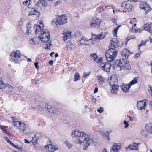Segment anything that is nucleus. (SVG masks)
I'll list each match as a JSON object with an SVG mask.
<instances>
[{"mask_svg": "<svg viewBox=\"0 0 152 152\" xmlns=\"http://www.w3.org/2000/svg\"><path fill=\"white\" fill-rule=\"evenodd\" d=\"M110 48L108 50L105 54L106 60L109 62L113 61L117 56L118 51L115 49L118 46L117 39L114 38L110 41Z\"/></svg>", "mask_w": 152, "mask_h": 152, "instance_id": "obj_1", "label": "nucleus"}, {"mask_svg": "<svg viewBox=\"0 0 152 152\" xmlns=\"http://www.w3.org/2000/svg\"><path fill=\"white\" fill-rule=\"evenodd\" d=\"M77 140L80 143L84 142V146L86 147H88L93 142V139L91 138L89 135L86 134L83 132H80L77 137Z\"/></svg>", "mask_w": 152, "mask_h": 152, "instance_id": "obj_2", "label": "nucleus"}, {"mask_svg": "<svg viewBox=\"0 0 152 152\" xmlns=\"http://www.w3.org/2000/svg\"><path fill=\"white\" fill-rule=\"evenodd\" d=\"M13 123L14 126H16L17 129H19L20 132H22L24 135L29 133V132L27 131L26 126L24 123L19 121H14Z\"/></svg>", "mask_w": 152, "mask_h": 152, "instance_id": "obj_3", "label": "nucleus"}, {"mask_svg": "<svg viewBox=\"0 0 152 152\" xmlns=\"http://www.w3.org/2000/svg\"><path fill=\"white\" fill-rule=\"evenodd\" d=\"M50 33L47 29H44L39 34L38 38L43 42H47L50 39Z\"/></svg>", "mask_w": 152, "mask_h": 152, "instance_id": "obj_4", "label": "nucleus"}, {"mask_svg": "<svg viewBox=\"0 0 152 152\" xmlns=\"http://www.w3.org/2000/svg\"><path fill=\"white\" fill-rule=\"evenodd\" d=\"M119 62L118 65L121 68L120 70L123 69L126 71L131 69V67L129 62L125 59H121L119 60Z\"/></svg>", "mask_w": 152, "mask_h": 152, "instance_id": "obj_5", "label": "nucleus"}, {"mask_svg": "<svg viewBox=\"0 0 152 152\" xmlns=\"http://www.w3.org/2000/svg\"><path fill=\"white\" fill-rule=\"evenodd\" d=\"M56 18L58 25H63L67 22V17L65 15L58 16Z\"/></svg>", "mask_w": 152, "mask_h": 152, "instance_id": "obj_6", "label": "nucleus"}, {"mask_svg": "<svg viewBox=\"0 0 152 152\" xmlns=\"http://www.w3.org/2000/svg\"><path fill=\"white\" fill-rule=\"evenodd\" d=\"M12 60L16 61L19 59L22 56L19 50L13 51L10 55Z\"/></svg>", "mask_w": 152, "mask_h": 152, "instance_id": "obj_7", "label": "nucleus"}, {"mask_svg": "<svg viewBox=\"0 0 152 152\" xmlns=\"http://www.w3.org/2000/svg\"><path fill=\"white\" fill-rule=\"evenodd\" d=\"M101 22L100 19L94 18L91 21L90 26L92 27L98 28L99 27Z\"/></svg>", "mask_w": 152, "mask_h": 152, "instance_id": "obj_8", "label": "nucleus"}, {"mask_svg": "<svg viewBox=\"0 0 152 152\" xmlns=\"http://www.w3.org/2000/svg\"><path fill=\"white\" fill-rule=\"evenodd\" d=\"M108 61V62H100L101 63L100 66L102 67V69L107 72H109L110 70V68L111 66L110 63V62Z\"/></svg>", "mask_w": 152, "mask_h": 152, "instance_id": "obj_9", "label": "nucleus"}, {"mask_svg": "<svg viewBox=\"0 0 152 152\" xmlns=\"http://www.w3.org/2000/svg\"><path fill=\"white\" fill-rule=\"evenodd\" d=\"M43 23L41 21L37 23V25L34 27V28L35 29V33L37 34L40 32H42L43 30Z\"/></svg>", "mask_w": 152, "mask_h": 152, "instance_id": "obj_10", "label": "nucleus"}, {"mask_svg": "<svg viewBox=\"0 0 152 152\" xmlns=\"http://www.w3.org/2000/svg\"><path fill=\"white\" fill-rule=\"evenodd\" d=\"M45 108H47L48 111L51 113L57 114L58 112L57 109L52 105L45 104Z\"/></svg>", "mask_w": 152, "mask_h": 152, "instance_id": "obj_11", "label": "nucleus"}, {"mask_svg": "<svg viewBox=\"0 0 152 152\" xmlns=\"http://www.w3.org/2000/svg\"><path fill=\"white\" fill-rule=\"evenodd\" d=\"M140 7L145 10L146 12H148L150 10L148 4L145 2H142L140 3Z\"/></svg>", "mask_w": 152, "mask_h": 152, "instance_id": "obj_12", "label": "nucleus"}, {"mask_svg": "<svg viewBox=\"0 0 152 152\" xmlns=\"http://www.w3.org/2000/svg\"><path fill=\"white\" fill-rule=\"evenodd\" d=\"M137 105L138 108L140 110H142L146 106L145 100H143L141 101H138L137 102Z\"/></svg>", "mask_w": 152, "mask_h": 152, "instance_id": "obj_13", "label": "nucleus"}, {"mask_svg": "<svg viewBox=\"0 0 152 152\" xmlns=\"http://www.w3.org/2000/svg\"><path fill=\"white\" fill-rule=\"evenodd\" d=\"M121 148L120 144L114 143L112 149L110 150V152H118Z\"/></svg>", "mask_w": 152, "mask_h": 152, "instance_id": "obj_14", "label": "nucleus"}, {"mask_svg": "<svg viewBox=\"0 0 152 152\" xmlns=\"http://www.w3.org/2000/svg\"><path fill=\"white\" fill-rule=\"evenodd\" d=\"M143 28L149 32L152 33V23H146L144 25Z\"/></svg>", "mask_w": 152, "mask_h": 152, "instance_id": "obj_15", "label": "nucleus"}, {"mask_svg": "<svg viewBox=\"0 0 152 152\" xmlns=\"http://www.w3.org/2000/svg\"><path fill=\"white\" fill-rule=\"evenodd\" d=\"M45 147L46 149L48 148L49 151L50 152H53L58 149L57 147L53 146L51 144H48V145L45 146Z\"/></svg>", "mask_w": 152, "mask_h": 152, "instance_id": "obj_16", "label": "nucleus"}, {"mask_svg": "<svg viewBox=\"0 0 152 152\" xmlns=\"http://www.w3.org/2000/svg\"><path fill=\"white\" fill-rule=\"evenodd\" d=\"M90 56L91 58L93 59L94 61L98 63L102 62V60L101 58H99L97 57L96 54L93 53L90 55Z\"/></svg>", "mask_w": 152, "mask_h": 152, "instance_id": "obj_17", "label": "nucleus"}, {"mask_svg": "<svg viewBox=\"0 0 152 152\" xmlns=\"http://www.w3.org/2000/svg\"><path fill=\"white\" fill-rule=\"evenodd\" d=\"M104 37V35H102V34H99L98 35H94L93 34L92 37V39H94V40L96 41H97L98 40L102 39H103Z\"/></svg>", "mask_w": 152, "mask_h": 152, "instance_id": "obj_18", "label": "nucleus"}, {"mask_svg": "<svg viewBox=\"0 0 152 152\" xmlns=\"http://www.w3.org/2000/svg\"><path fill=\"white\" fill-rule=\"evenodd\" d=\"M64 35L63 39L64 41H66L67 39L70 38L71 36V33L69 30H65L63 32Z\"/></svg>", "mask_w": 152, "mask_h": 152, "instance_id": "obj_19", "label": "nucleus"}, {"mask_svg": "<svg viewBox=\"0 0 152 152\" xmlns=\"http://www.w3.org/2000/svg\"><path fill=\"white\" fill-rule=\"evenodd\" d=\"M118 82L117 77L115 75H112L110 78L109 83L110 86H113L115 84L117 85Z\"/></svg>", "mask_w": 152, "mask_h": 152, "instance_id": "obj_20", "label": "nucleus"}, {"mask_svg": "<svg viewBox=\"0 0 152 152\" xmlns=\"http://www.w3.org/2000/svg\"><path fill=\"white\" fill-rule=\"evenodd\" d=\"M131 53V52L127 49H124L121 52L122 55L123 56H124L126 58H128V56L130 55Z\"/></svg>", "mask_w": 152, "mask_h": 152, "instance_id": "obj_21", "label": "nucleus"}, {"mask_svg": "<svg viewBox=\"0 0 152 152\" xmlns=\"http://www.w3.org/2000/svg\"><path fill=\"white\" fill-rule=\"evenodd\" d=\"M138 145L137 143H134L133 145H130L129 147L126 148V149L129 148L131 150H137L138 148Z\"/></svg>", "mask_w": 152, "mask_h": 152, "instance_id": "obj_22", "label": "nucleus"}, {"mask_svg": "<svg viewBox=\"0 0 152 152\" xmlns=\"http://www.w3.org/2000/svg\"><path fill=\"white\" fill-rule=\"evenodd\" d=\"M66 47L68 49L70 50L71 51L72 50L76 48L75 45L71 42H68Z\"/></svg>", "mask_w": 152, "mask_h": 152, "instance_id": "obj_23", "label": "nucleus"}, {"mask_svg": "<svg viewBox=\"0 0 152 152\" xmlns=\"http://www.w3.org/2000/svg\"><path fill=\"white\" fill-rule=\"evenodd\" d=\"M130 86L129 84L123 85L122 86L121 89L122 91L125 93H127L130 88Z\"/></svg>", "mask_w": 152, "mask_h": 152, "instance_id": "obj_24", "label": "nucleus"}, {"mask_svg": "<svg viewBox=\"0 0 152 152\" xmlns=\"http://www.w3.org/2000/svg\"><path fill=\"white\" fill-rule=\"evenodd\" d=\"M37 9V8L32 9L31 12L29 14V15H34L37 16V17H39L40 14Z\"/></svg>", "mask_w": 152, "mask_h": 152, "instance_id": "obj_25", "label": "nucleus"}, {"mask_svg": "<svg viewBox=\"0 0 152 152\" xmlns=\"http://www.w3.org/2000/svg\"><path fill=\"white\" fill-rule=\"evenodd\" d=\"M111 87L110 91L113 94H115L118 91V88L117 85L115 84L113 86H110Z\"/></svg>", "mask_w": 152, "mask_h": 152, "instance_id": "obj_26", "label": "nucleus"}, {"mask_svg": "<svg viewBox=\"0 0 152 152\" xmlns=\"http://www.w3.org/2000/svg\"><path fill=\"white\" fill-rule=\"evenodd\" d=\"M132 1H128V3L126 6L125 9L127 10L128 11H131L133 9V7L132 6Z\"/></svg>", "mask_w": 152, "mask_h": 152, "instance_id": "obj_27", "label": "nucleus"}, {"mask_svg": "<svg viewBox=\"0 0 152 152\" xmlns=\"http://www.w3.org/2000/svg\"><path fill=\"white\" fill-rule=\"evenodd\" d=\"M147 132L152 134V124H147L145 126Z\"/></svg>", "mask_w": 152, "mask_h": 152, "instance_id": "obj_28", "label": "nucleus"}, {"mask_svg": "<svg viewBox=\"0 0 152 152\" xmlns=\"http://www.w3.org/2000/svg\"><path fill=\"white\" fill-rule=\"evenodd\" d=\"M86 39L85 37H81L79 39L78 42V43L79 46H81L82 45H83L86 43Z\"/></svg>", "mask_w": 152, "mask_h": 152, "instance_id": "obj_29", "label": "nucleus"}, {"mask_svg": "<svg viewBox=\"0 0 152 152\" xmlns=\"http://www.w3.org/2000/svg\"><path fill=\"white\" fill-rule=\"evenodd\" d=\"M80 132V131L76 129L72 131L71 134L72 137H75L77 139V137H78V134Z\"/></svg>", "mask_w": 152, "mask_h": 152, "instance_id": "obj_30", "label": "nucleus"}, {"mask_svg": "<svg viewBox=\"0 0 152 152\" xmlns=\"http://www.w3.org/2000/svg\"><path fill=\"white\" fill-rule=\"evenodd\" d=\"M108 7V5L104 6V5H102L101 6L99 7L97 9V10H99V12L100 13L106 10V8Z\"/></svg>", "mask_w": 152, "mask_h": 152, "instance_id": "obj_31", "label": "nucleus"}, {"mask_svg": "<svg viewBox=\"0 0 152 152\" xmlns=\"http://www.w3.org/2000/svg\"><path fill=\"white\" fill-rule=\"evenodd\" d=\"M94 42L93 41L92 39H90L89 40H86V43L85 45H88L89 46H91L94 45Z\"/></svg>", "mask_w": 152, "mask_h": 152, "instance_id": "obj_32", "label": "nucleus"}, {"mask_svg": "<svg viewBox=\"0 0 152 152\" xmlns=\"http://www.w3.org/2000/svg\"><path fill=\"white\" fill-rule=\"evenodd\" d=\"M51 25L55 27H57V25L58 24V23L57 22V19L56 18V19H53L51 22Z\"/></svg>", "mask_w": 152, "mask_h": 152, "instance_id": "obj_33", "label": "nucleus"}, {"mask_svg": "<svg viewBox=\"0 0 152 152\" xmlns=\"http://www.w3.org/2000/svg\"><path fill=\"white\" fill-rule=\"evenodd\" d=\"M6 87V85L2 81V79L0 77V89L4 88Z\"/></svg>", "mask_w": 152, "mask_h": 152, "instance_id": "obj_34", "label": "nucleus"}, {"mask_svg": "<svg viewBox=\"0 0 152 152\" xmlns=\"http://www.w3.org/2000/svg\"><path fill=\"white\" fill-rule=\"evenodd\" d=\"M121 26V25L118 26L117 27L114 28L113 31V34L114 36L116 37H117V31L119 28Z\"/></svg>", "mask_w": 152, "mask_h": 152, "instance_id": "obj_35", "label": "nucleus"}, {"mask_svg": "<svg viewBox=\"0 0 152 152\" xmlns=\"http://www.w3.org/2000/svg\"><path fill=\"white\" fill-rule=\"evenodd\" d=\"M138 77H135L133 80L131 81L129 83V84L131 86L133 85L136 83L138 82Z\"/></svg>", "mask_w": 152, "mask_h": 152, "instance_id": "obj_36", "label": "nucleus"}, {"mask_svg": "<svg viewBox=\"0 0 152 152\" xmlns=\"http://www.w3.org/2000/svg\"><path fill=\"white\" fill-rule=\"evenodd\" d=\"M99 133L103 136L104 137H106L109 140V135L106 134L102 131L100 130H99Z\"/></svg>", "mask_w": 152, "mask_h": 152, "instance_id": "obj_37", "label": "nucleus"}, {"mask_svg": "<svg viewBox=\"0 0 152 152\" xmlns=\"http://www.w3.org/2000/svg\"><path fill=\"white\" fill-rule=\"evenodd\" d=\"M64 144L66 145V146L69 149L71 148L73 145L69 142L67 141H66L64 142Z\"/></svg>", "mask_w": 152, "mask_h": 152, "instance_id": "obj_38", "label": "nucleus"}, {"mask_svg": "<svg viewBox=\"0 0 152 152\" xmlns=\"http://www.w3.org/2000/svg\"><path fill=\"white\" fill-rule=\"evenodd\" d=\"M45 105L44 103H40L38 106V109L39 110L41 111L43 110L44 107H45Z\"/></svg>", "mask_w": 152, "mask_h": 152, "instance_id": "obj_39", "label": "nucleus"}, {"mask_svg": "<svg viewBox=\"0 0 152 152\" xmlns=\"http://www.w3.org/2000/svg\"><path fill=\"white\" fill-rule=\"evenodd\" d=\"M26 27H27V31L26 32V34L27 35L29 34V33H31V30L30 29L31 28V25L28 23L27 24L26 26Z\"/></svg>", "mask_w": 152, "mask_h": 152, "instance_id": "obj_40", "label": "nucleus"}, {"mask_svg": "<svg viewBox=\"0 0 152 152\" xmlns=\"http://www.w3.org/2000/svg\"><path fill=\"white\" fill-rule=\"evenodd\" d=\"M31 0H26L25 1L23 2V4L24 5H27L29 8L30 7H29L31 3Z\"/></svg>", "mask_w": 152, "mask_h": 152, "instance_id": "obj_41", "label": "nucleus"}, {"mask_svg": "<svg viewBox=\"0 0 152 152\" xmlns=\"http://www.w3.org/2000/svg\"><path fill=\"white\" fill-rule=\"evenodd\" d=\"M80 78V76L79 74L77 73H75L74 78V81H77L78 80H79Z\"/></svg>", "mask_w": 152, "mask_h": 152, "instance_id": "obj_42", "label": "nucleus"}, {"mask_svg": "<svg viewBox=\"0 0 152 152\" xmlns=\"http://www.w3.org/2000/svg\"><path fill=\"white\" fill-rule=\"evenodd\" d=\"M97 79L99 81V83L101 84H102L104 82V78L102 76L98 77Z\"/></svg>", "mask_w": 152, "mask_h": 152, "instance_id": "obj_43", "label": "nucleus"}, {"mask_svg": "<svg viewBox=\"0 0 152 152\" xmlns=\"http://www.w3.org/2000/svg\"><path fill=\"white\" fill-rule=\"evenodd\" d=\"M37 38L36 37H34L33 38H31L29 40V42L31 44H35L37 42L36 40Z\"/></svg>", "mask_w": 152, "mask_h": 152, "instance_id": "obj_44", "label": "nucleus"}, {"mask_svg": "<svg viewBox=\"0 0 152 152\" xmlns=\"http://www.w3.org/2000/svg\"><path fill=\"white\" fill-rule=\"evenodd\" d=\"M127 3H128V1H127V2L124 1L122 3L121 6L123 7L125 9L126 7V4H127Z\"/></svg>", "mask_w": 152, "mask_h": 152, "instance_id": "obj_45", "label": "nucleus"}, {"mask_svg": "<svg viewBox=\"0 0 152 152\" xmlns=\"http://www.w3.org/2000/svg\"><path fill=\"white\" fill-rule=\"evenodd\" d=\"M148 91L149 93L150 94L151 96H152V87L150 86H148Z\"/></svg>", "mask_w": 152, "mask_h": 152, "instance_id": "obj_46", "label": "nucleus"}, {"mask_svg": "<svg viewBox=\"0 0 152 152\" xmlns=\"http://www.w3.org/2000/svg\"><path fill=\"white\" fill-rule=\"evenodd\" d=\"M145 133L146 132L145 130H142L141 131V134L142 135L144 136L145 137H147L148 135Z\"/></svg>", "mask_w": 152, "mask_h": 152, "instance_id": "obj_47", "label": "nucleus"}, {"mask_svg": "<svg viewBox=\"0 0 152 152\" xmlns=\"http://www.w3.org/2000/svg\"><path fill=\"white\" fill-rule=\"evenodd\" d=\"M97 111L100 113H102L104 111L103 108L102 107H99V108L97 110Z\"/></svg>", "mask_w": 152, "mask_h": 152, "instance_id": "obj_48", "label": "nucleus"}, {"mask_svg": "<svg viewBox=\"0 0 152 152\" xmlns=\"http://www.w3.org/2000/svg\"><path fill=\"white\" fill-rule=\"evenodd\" d=\"M124 124H125L124 127L125 128H127L129 126V124L128 122L126 121H124Z\"/></svg>", "mask_w": 152, "mask_h": 152, "instance_id": "obj_49", "label": "nucleus"}, {"mask_svg": "<svg viewBox=\"0 0 152 152\" xmlns=\"http://www.w3.org/2000/svg\"><path fill=\"white\" fill-rule=\"evenodd\" d=\"M36 107L35 106H31L29 108V110H30L31 111H33L34 110H36Z\"/></svg>", "mask_w": 152, "mask_h": 152, "instance_id": "obj_50", "label": "nucleus"}, {"mask_svg": "<svg viewBox=\"0 0 152 152\" xmlns=\"http://www.w3.org/2000/svg\"><path fill=\"white\" fill-rule=\"evenodd\" d=\"M146 42H145L143 41H142L140 44L138 45V46L139 48L141 47L143 45L145 44Z\"/></svg>", "mask_w": 152, "mask_h": 152, "instance_id": "obj_51", "label": "nucleus"}, {"mask_svg": "<svg viewBox=\"0 0 152 152\" xmlns=\"http://www.w3.org/2000/svg\"><path fill=\"white\" fill-rule=\"evenodd\" d=\"M13 147H15L16 148L18 149L20 151L22 150L23 149V148L21 146H20V147H19L15 145V146H14Z\"/></svg>", "mask_w": 152, "mask_h": 152, "instance_id": "obj_52", "label": "nucleus"}, {"mask_svg": "<svg viewBox=\"0 0 152 152\" xmlns=\"http://www.w3.org/2000/svg\"><path fill=\"white\" fill-rule=\"evenodd\" d=\"M45 125V123L43 121H40L39 122L38 125L39 126H43Z\"/></svg>", "mask_w": 152, "mask_h": 152, "instance_id": "obj_53", "label": "nucleus"}, {"mask_svg": "<svg viewBox=\"0 0 152 152\" xmlns=\"http://www.w3.org/2000/svg\"><path fill=\"white\" fill-rule=\"evenodd\" d=\"M34 65L35 66L37 69H39V67L38 66V62H35L34 63Z\"/></svg>", "mask_w": 152, "mask_h": 152, "instance_id": "obj_54", "label": "nucleus"}, {"mask_svg": "<svg viewBox=\"0 0 152 152\" xmlns=\"http://www.w3.org/2000/svg\"><path fill=\"white\" fill-rule=\"evenodd\" d=\"M112 22L113 23H114V24H115L116 25L117 24V23L116 20L115 19L113 18V19H112Z\"/></svg>", "mask_w": 152, "mask_h": 152, "instance_id": "obj_55", "label": "nucleus"}, {"mask_svg": "<svg viewBox=\"0 0 152 152\" xmlns=\"http://www.w3.org/2000/svg\"><path fill=\"white\" fill-rule=\"evenodd\" d=\"M44 2V1L42 0H39L38 1V4H40L42 6H43V3Z\"/></svg>", "mask_w": 152, "mask_h": 152, "instance_id": "obj_56", "label": "nucleus"}, {"mask_svg": "<svg viewBox=\"0 0 152 152\" xmlns=\"http://www.w3.org/2000/svg\"><path fill=\"white\" fill-rule=\"evenodd\" d=\"M89 74L88 73H87L86 72H85L84 73L83 75V77H86Z\"/></svg>", "mask_w": 152, "mask_h": 152, "instance_id": "obj_57", "label": "nucleus"}, {"mask_svg": "<svg viewBox=\"0 0 152 152\" xmlns=\"http://www.w3.org/2000/svg\"><path fill=\"white\" fill-rule=\"evenodd\" d=\"M9 144L11 145L12 146H15V145L13 143H12L10 140L7 142Z\"/></svg>", "mask_w": 152, "mask_h": 152, "instance_id": "obj_58", "label": "nucleus"}, {"mask_svg": "<svg viewBox=\"0 0 152 152\" xmlns=\"http://www.w3.org/2000/svg\"><path fill=\"white\" fill-rule=\"evenodd\" d=\"M149 105L152 109V101H151L149 102Z\"/></svg>", "mask_w": 152, "mask_h": 152, "instance_id": "obj_59", "label": "nucleus"}, {"mask_svg": "<svg viewBox=\"0 0 152 152\" xmlns=\"http://www.w3.org/2000/svg\"><path fill=\"white\" fill-rule=\"evenodd\" d=\"M135 38V37L134 36H131L129 37L128 38V39L129 38V39H128L129 40L130 39H134Z\"/></svg>", "mask_w": 152, "mask_h": 152, "instance_id": "obj_60", "label": "nucleus"}, {"mask_svg": "<svg viewBox=\"0 0 152 152\" xmlns=\"http://www.w3.org/2000/svg\"><path fill=\"white\" fill-rule=\"evenodd\" d=\"M98 91V88L97 87H96L94 89V92L95 93H96Z\"/></svg>", "mask_w": 152, "mask_h": 152, "instance_id": "obj_61", "label": "nucleus"}, {"mask_svg": "<svg viewBox=\"0 0 152 152\" xmlns=\"http://www.w3.org/2000/svg\"><path fill=\"white\" fill-rule=\"evenodd\" d=\"M53 61L52 60H50L49 61V64L50 65H52L53 63Z\"/></svg>", "mask_w": 152, "mask_h": 152, "instance_id": "obj_62", "label": "nucleus"}, {"mask_svg": "<svg viewBox=\"0 0 152 152\" xmlns=\"http://www.w3.org/2000/svg\"><path fill=\"white\" fill-rule=\"evenodd\" d=\"M24 142H25V143H30V142H29V141H28L26 139H24Z\"/></svg>", "mask_w": 152, "mask_h": 152, "instance_id": "obj_63", "label": "nucleus"}, {"mask_svg": "<svg viewBox=\"0 0 152 152\" xmlns=\"http://www.w3.org/2000/svg\"><path fill=\"white\" fill-rule=\"evenodd\" d=\"M4 132L5 133L7 134L8 135H10V133L8 132L7 130H4Z\"/></svg>", "mask_w": 152, "mask_h": 152, "instance_id": "obj_64", "label": "nucleus"}]
</instances>
